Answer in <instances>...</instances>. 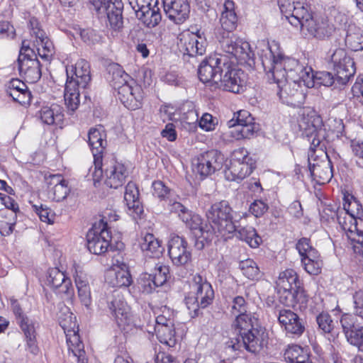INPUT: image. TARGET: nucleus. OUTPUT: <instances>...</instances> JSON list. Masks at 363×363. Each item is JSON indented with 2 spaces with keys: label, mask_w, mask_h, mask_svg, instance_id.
Listing matches in <instances>:
<instances>
[{
  "label": "nucleus",
  "mask_w": 363,
  "mask_h": 363,
  "mask_svg": "<svg viewBox=\"0 0 363 363\" xmlns=\"http://www.w3.org/2000/svg\"><path fill=\"white\" fill-rule=\"evenodd\" d=\"M274 313L287 337L298 338L305 332L306 321L291 310L276 308Z\"/></svg>",
  "instance_id": "obj_15"
},
{
  "label": "nucleus",
  "mask_w": 363,
  "mask_h": 363,
  "mask_svg": "<svg viewBox=\"0 0 363 363\" xmlns=\"http://www.w3.org/2000/svg\"><path fill=\"white\" fill-rule=\"evenodd\" d=\"M333 214L336 216L340 226L346 233L348 239L359 244L363 248V219L356 218L345 211L337 210Z\"/></svg>",
  "instance_id": "obj_17"
},
{
  "label": "nucleus",
  "mask_w": 363,
  "mask_h": 363,
  "mask_svg": "<svg viewBox=\"0 0 363 363\" xmlns=\"http://www.w3.org/2000/svg\"><path fill=\"white\" fill-rule=\"evenodd\" d=\"M183 222H185L186 228L189 231L190 237L197 250H203L207 243L211 242L213 237L211 229L199 215L187 212L184 206Z\"/></svg>",
  "instance_id": "obj_7"
},
{
  "label": "nucleus",
  "mask_w": 363,
  "mask_h": 363,
  "mask_svg": "<svg viewBox=\"0 0 363 363\" xmlns=\"http://www.w3.org/2000/svg\"><path fill=\"white\" fill-rule=\"evenodd\" d=\"M230 313L234 316L249 313L248 303L242 296H237L233 298Z\"/></svg>",
  "instance_id": "obj_56"
},
{
  "label": "nucleus",
  "mask_w": 363,
  "mask_h": 363,
  "mask_svg": "<svg viewBox=\"0 0 363 363\" xmlns=\"http://www.w3.org/2000/svg\"><path fill=\"white\" fill-rule=\"evenodd\" d=\"M340 323L348 342L363 352V323H359L357 318L350 313L341 316Z\"/></svg>",
  "instance_id": "obj_19"
},
{
  "label": "nucleus",
  "mask_w": 363,
  "mask_h": 363,
  "mask_svg": "<svg viewBox=\"0 0 363 363\" xmlns=\"http://www.w3.org/2000/svg\"><path fill=\"white\" fill-rule=\"evenodd\" d=\"M224 163V156L216 150H211L199 155L192 160L194 171L206 177L220 170Z\"/></svg>",
  "instance_id": "obj_16"
},
{
  "label": "nucleus",
  "mask_w": 363,
  "mask_h": 363,
  "mask_svg": "<svg viewBox=\"0 0 363 363\" xmlns=\"http://www.w3.org/2000/svg\"><path fill=\"white\" fill-rule=\"evenodd\" d=\"M11 308L15 315L17 324L23 334L26 350L33 354H37L39 352V347L38 346L37 332L34 321L23 313L17 300L11 301Z\"/></svg>",
  "instance_id": "obj_12"
},
{
  "label": "nucleus",
  "mask_w": 363,
  "mask_h": 363,
  "mask_svg": "<svg viewBox=\"0 0 363 363\" xmlns=\"http://www.w3.org/2000/svg\"><path fill=\"white\" fill-rule=\"evenodd\" d=\"M133 83L128 82L126 84H121L114 87L118 91V97L121 102L128 109L135 110L141 106V96H136L135 91L138 93L140 88L138 86L133 87Z\"/></svg>",
  "instance_id": "obj_25"
},
{
  "label": "nucleus",
  "mask_w": 363,
  "mask_h": 363,
  "mask_svg": "<svg viewBox=\"0 0 363 363\" xmlns=\"http://www.w3.org/2000/svg\"><path fill=\"white\" fill-rule=\"evenodd\" d=\"M199 32V30L197 27H192L191 30L186 29L183 30V40H185L186 52H192L193 53L202 55V50L198 47V40L201 38Z\"/></svg>",
  "instance_id": "obj_45"
},
{
  "label": "nucleus",
  "mask_w": 363,
  "mask_h": 363,
  "mask_svg": "<svg viewBox=\"0 0 363 363\" xmlns=\"http://www.w3.org/2000/svg\"><path fill=\"white\" fill-rule=\"evenodd\" d=\"M79 89H82L81 86H77V83L73 79H67L64 97L67 108L72 113L78 108L80 104Z\"/></svg>",
  "instance_id": "obj_33"
},
{
  "label": "nucleus",
  "mask_w": 363,
  "mask_h": 363,
  "mask_svg": "<svg viewBox=\"0 0 363 363\" xmlns=\"http://www.w3.org/2000/svg\"><path fill=\"white\" fill-rule=\"evenodd\" d=\"M197 53H193L192 52H183V63L185 68L188 72H193L197 70L198 64L199 61L198 60L196 55Z\"/></svg>",
  "instance_id": "obj_63"
},
{
  "label": "nucleus",
  "mask_w": 363,
  "mask_h": 363,
  "mask_svg": "<svg viewBox=\"0 0 363 363\" xmlns=\"http://www.w3.org/2000/svg\"><path fill=\"white\" fill-rule=\"evenodd\" d=\"M106 177L105 184L113 189H118L122 186L128 176L125 166L116 160H113L110 165L104 170Z\"/></svg>",
  "instance_id": "obj_24"
},
{
  "label": "nucleus",
  "mask_w": 363,
  "mask_h": 363,
  "mask_svg": "<svg viewBox=\"0 0 363 363\" xmlns=\"http://www.w3.org/2000/svg\"><path fill=\"white\" fill-rule=\"evenodd\" d=\"M276 284L277 289H294L301 282L296 272L294 269H288L279 274Z\"/></svg>",
  "instance_id": "obj_41"
},
{
  "label": "nucleus",
  "mask_w": 363,
  "mask_h": 363,
  "mask_svg": "<svg viewBox=\"0 0 363 363\" xmlns=\"http://www.w3.org/2000/svg\"><path fill=\"white\" fill-rule=\"evenodd\" d=\"M153 279L150 273H142L137 280L138 288L140 291L144 294H150L156 289V286L153 285Z\"/></svg>",
  "instance_id": "obj_52"
},
{
  "label": "nucleus",
  "mask_w": 363,
  "mask_h": 363,
  "mask_svg": "<svg viewBox=\"0 0 363 363\" xmlns=\"http://www.w3.org/2000/svg\"><path fill=\"white\" fill-rule=\"evenodd\" d=\"M105 136V134L96 128H91L88 133V143L94 157L95 176L99 173L100 177L103 173V153L107 144Z\"/></svg>",
  "instance_id": "obj_20"
},
{
  "label": "nucleus",
  "mask_w": 363,
  "mask_h": 363,
  "mask_svg": "<svg viewBox=\"0 0 363 363\" xmlns=\"http://www.w3.org/2000/svg\"><path fill=\"white\" fill-rule=\"evenodd\" d=\"M338 211H345L349 215L356 217V218L362 219L363 216V208L361 203L353 196L350 199H345L343 208Z\"/></svg>",
  "instance_id": "obj_50"
},
{
  "label": "nucleus",
  "mask_w": 363,
  "mask_h": 363,
  "mask_svg": "<svg viewBox=\"0 0 363 363\" xmlns=\"http://www.w3.org/2000/svg\"><path fill=\"white\" fill-rule=\"evenodd\" d=\"M328 63L333 66L338 85H345L356 72L353 59L342 48L335 50L328 57Z\"/></svg>",
  "instance_id": "obj_10"
},
{
  "label": "nucleus",
  "mask_w": 363,
  "mask_h": 363,
  "mask_svg": "<svg viewBox=\"0 0 363 363\" xmlns=\"http://www.w3.org/2000/svg\"><path fill=\"white\" fill-rule=\"evenodd\" d=\"M185 304L190 318L198 316L199 308L211 305L214 298L211 284L199 274H191L183 284Z\"/></svg>",
  "instance_id": "obj_5"
},
{
  "label": "nucleus",
  "mask_w": 363,
  "mask_h": 363,
  "mask_svg": "<svg viewBox=\"0 0 363 363\" xmlns=\"http://www.w3.org/2000/svg\"><path fill=\"white\" fill-rule=\"evenodd\" d=\"M345 45L354 52L363 50V34L359 28L349 26L345 37Z\"/></svg>",
  "instance_id": "obj_42"
},
{
  "label": "nucleus",
  "mask_w": 363,
  "mask_h": 363,
  "mask_svg": "<svg viewBox=\"0 0 363 363\" xmlns=\"http://www.w3.org/2000/svg\"><path fill=\"white\" fill-rule=\"evenodd\" d=\"M123 3L121 0H116L107 11L103 13L107 16L110 28L114 32L121 33L123 30Z\"/></svg>",
  "instance_id": "obj_32"
},
{
  "label": "nucleus",
  "mask_w": 363,
  "mask_h": 363,
  "mask_svg": "<svg viewBox=\"0 0 363 363\" xmlns=\"http://www.w3.org/2000/svg\"><path fill=\"white\" fill-rule=\"evenodd\" d=\"M182 238L179 235H171L168 242V254L172 263L176 266L182 264Z\"/></svg>",
  "instance_id": "obj_47"
},
{
  "label": "nucleus",
  "mask_w": 363,
  "mask_h": 363,
  "mask_svg": "<svg viewBox=\"0 0 363 363\" xmlns=\"http://www.w3.org/2000/svg\"><path fill=\"white\" fill-rule=\"evenodd\" d=\"M224 10L222 11L220 22L225 33H232L237 26V16L234 11V2L226 0L223 5Z\"/></svg>",
  "instance_id": "obj_37"
},
{
  "label": "nucleus",
  "mask_w": 363,
  "mask_h": 363,
  "mask_svg": "<svg viewBox=\"0 0 363 363\" xmlns=\"http://www.w3.org/2000/svg\"><path fill=\"white\" fill-rule=\"evenodd\" d=\"M315 82L325 86H331L335 84H338L335 74H333L329 72H320L314 74V84Z\"/></svg>",
  "instance_id": "obj_58"
},
{
  "label": "nucleus",
  "mask_w": 363,
  "mask_h": 363,
  "mask_svg": "<svg viewBox=\"0 0 363 363\" xmlns=\"http://www.w3.org/2000/svg\"><path fill=\"white\" fill-rule=\"evenodd\" d=\"M107 307L119 327L128 325L130 309L120 293L113 291L107 296Z\"/></svg>",
  "instance_id": "obj_21"
},
{
  "label": "nucleus",
  "mask_w": 363,
  "mask_h": 363,
  "mask_svg": "<svg viewBox=\"0 0 363 363\" xmlns=\"http://www.w3.org/2000/svg\"><path fill=\"white\" fill-rule=\"evenodd\" d=\"M39 46H41V48H37V56L39 55L42 60L48 63L50 62L54 54V45L52 41H47L45 45H40Z\"/></svg>",
  "instance_id": "obj_62"
},
{
  "label": "nucleus",
  "mask_w": 363,
  "mask_h": 363,
  "mask_svg": "<svg viewBox=\"0 0 363 363\" xmlns=\"http://www.w3.org/2000/svg\"><path fill=\"white\" fill-rule=\"evenodd\" d=\"M278 5L289 23L300 28L305 38L328 40L335 30L334 26L328 21L313 18L306 0H279Z\"/></svg>",
  "instance_id": "obj_3"
},
{
  "label": "nucleus",
  "mask_w": 363,
  "mask_h": 363,
  "mask_svg": "<svg viewBox=\"0 0 363 363\" xmlns=\"http://www.w3.org/2000/svg\"><path fill=\"white\" fill-rule=\"evenodd\" d=\"M38 116L42 122L47 125L57 123L63 120L62 108L56 104L44 106L38 111Z\"/></svg>",
  "instance_id": "obj_39"
},
{
  "label": "nucleus",
  "mask_w": 363,
  "mask_h": 363,
  "mask_svg": "<svg viewBox=\"0 0 363 363\" xmlns=\"http://www.w3.org/2000/svg\"><path fill=\"white\" fill-rule=\"evenodd\" d=\"M199 115L197 111L189 112V114H183V128L189 132H194L197 130Z\"/></svg>",
  "instance_id": "obj_59"
},
{
  "label": "nucleus",
  "mask_w": 363,
  "mask_h": 363,
  "mask_svg": "<svg viewBox=\"0 0 363 363\" xmlns=\"http://www.w3.org/2000/svg\"><path fill=\"white\" fill-rule=\"evenodd\" d=\"M140 247L145 257L153 259H159L164 251L161 241L152 233H146L141 238Z\"/></svg>",
  "instance_id": "obj_31"
},
{
  "label": "nucleus",
  "mask_w": 363,
  "mask_h": 363,
  "mask_svg": "<svg viewBox=\"0 0 363 363\" xmlns=\"http://www.w3.org/2000/svg\"><path fill=\"white\" fill-rule=\"evenodd\" d=\"M66 337L69 350L77 358L78 362L87 363L84 344L80 340L79 334L74 333L72 335H67Z\"/></svg>",
  "instance_id": "obj_43"
},
{
  "label": "nucleus",
  "mask_w": 363,
  "mask_h": 363,
  "mask_svg": "<svg viewBox=\"0 0 363 363\" xmlns=\"http://www.w3.org/2000/svg\"><path fill=\"white\" fill-rule=\"evenodd\" d=\"M164 9L167 18L172 22L169 26L171 30L182 24V0H164Z\"/></svg>",
  "instance_id": "obj_36"
},
{
  "label": "nucleus",
  "mask_w": 363,
  "mask_h": 363,
  "mask_svg": "<svg viewBox=\"0 0 363 363\" xmlns=\"http://www.w3.org/2000/svg\"><path fill=\"white\" fill-rule=\"evenodd\" d=\"M32 208L33 211L39 216L41 221L48 224L54 223L55 213L50 208L43 204L40 206L33 205Z\"/></svg>",
  "instance_id": "obj_54"
},
{
  "label": "nucleus",
  "mask_w": 363,
  "mask_h": 363,
  "mask_svg": "<svg viewBox=\"0 0 363 363\" xmlns=\"http://www.w3.org/2000/svg\"><path fill=\"white\" fill-rule=\"evenodd\" d=\"M16 214L8 210L0 211V233L3 236L11 234L16 224Z\"/></svg>",
  "instance_id": "obj_46"
},
{
  "label": "nucleus",
  "mask_w": 363,
  "mask_h": 363,
  "mask_svg": "<svg viewBox=\"0 0 363 363\" xmlns=\"http://www.w3.org/2000/svg\"><path fill=\"white\" fill-rule=\"evenodd\" d=\"M20 75L30 84L38 82L42 76L40 64L38 58L26 60L18 64Z\"/></svg>",
  "instance_id": "obj_30"
},
{
  "label": "nucleus",
  "mask_w": 363,
  "mask_h": 363,
  "mask_svg": "<svg viewBox=\"0 0 363 363\" xmlns=\"http://www.w3.org/2000/svg\"><path fill=\"white\" fill-rule=\"evenodd\" d=\"M231 130L229 134L235 140L250 138L259 130V125L255 122L251 113L246 110L234 113L232 119L228 121Z\"/></svg>",
  "instance_id": "obj_9"
},
{
  "label": "nucleus",
  "mask_w": 363,
  "mask_h": 363,
  "mask_svg": "<svg viewBox=\"0 0 363 363\" xmlns=\"http://www.w3.org/2000/svg\"><path fill=\"white\" fill-rule=\"evenodd\" d=\"M50 178V184H54V186L49 191V196L53 201L60 202L67 198L70 191L68 182L60 174L52 175Z\"/></svg>",
  "instance_id": "obj_35"
},
{
  "label": "nucleus",
  "mask_w": 363,
  "mask_h": 363,
  "mask_svg": "<svg viewBox=\"0 0 363 363\" xmlns=\"http://www.w3.org/2000/svg\"><path fill=\"white\" fill-rule=\"evenodd\" d=\"M219 43L223 52L235 57L240 63H249L253 60L254 53L249 43L232 33L223 32Z\"/></svg>",
  "instance_id": "obj_8"
},
{
  "label": "nucleus",
  "mask_w": 363,
  "mask_h": 363,
  "mask_svg": "<svg viewBox=\"0 0 363 363\" xmlns=\"http://www.w3.org/2000/svg\"><path fill=\"white\" fill-rule=\"evenodd\" d=\"M5 91L13 101L21 105L28 104L31 99V93L27 85L17 78L11 79L5 84Z\"/></svg>",
  "instance_id": "obj_27"
},
{
  "label": "nucleus",
  "mask_w": 363,
  "mask_h": 363,
  "mask_svg": "<svg viewBox=\"0 0 363 363\" xmlns=\"http://www.w3.org/2000/svg\"><path fill=\"white\" fill-rule=\"evenodd\" d=\"M168 269L165 266L155 264L154 272L150 273L153 279V285L156 287L162 286L167 280Z\"/></svg>",
  "instance_id": "obj_55"
},
{
  "label": "nucleus",
  "mask_w": 363,
  "mask_h": 363,
  "mask_svg": "<svg viewBox=\"0 0 363 363\" xmlns=\"http://www.w3.org/2000/svg\"><path fill=\"white\" fill-rule=\"evenodd\" d=\"M172 325L169 326H159L158 329H155L158 340L169 347H173L177 344L175 331L174 329H172Z\"/></svg>",
  "instance_id": "obj_48"
},
{
  "label": "nucleus",
  "mask_w": 363,
  "mask_h": 363,
  "mask_svg": "<svg viewBox=\"0 0 363 363\" xmlns=\"http://www.w3.org/2000/svg\"><path fill=\"white\" fill-rule=\"evenodd\" d=\"M107 70L112 83L111 85L113 88L121 86V84H126L128 82L135 84L134 79H132L131 77L123 69L122 67L117 63L109 65Z\"/></svg>",
  "instance_id": "obj_40"
},
{
  "label": "nucleus",
  "mask_w": 363,
  "mask_h": 363,
  "mask_svg": "<svg viewBox=\"0 0 363 363\" xmlns=\"http://www.w3.org/2000/svg\"><path fill=\"white\" fill-rule=\"evenodd\" d=\"M111 232L108 228V223L101 220L98 226L94 224L86 234V245L92 254L101 255L108 251V247L112 250Z\"/></svg>",
  "instance_id": "obj_11"
},
{
  "label": "nucleus",
  "mask_w": 363,
  "mask_h": 363,
  "mask_svg": "<svg viewBox=\"0 0 363 363\" xmlns=\"http://www.w3.org/2000/svg\"><path fill=\"white\" fill-rule=\"evenodd\" d=\"M124 200L130 215L135 218H140L143 213V206L139 199V190L136 184L130 182L125 186Z\"/></svg>",
  "instance_id": "obj_29"
},
{
  "label": "nucleus",
  "mask_w": 363,
  "mask_h": 363,
  "mask_svg": "<svg viewBox=\"0 0 363 363\" xmlns=\"http://www.w3.org/2000/svg\"><path fill=\"white\" fill-rule=\"evenodd\" d=\"M152 194L160 200L169 199L174 194V191L167 186L160 180L155 181L152 184Z\"/></svg>",
  "instance_id": "obj_53"
},
{
  "label": "nucleus",
  "mask_w": 363,
  "mask_h": 363,
  "mask_svg": "<svg viewBox=\"0 0 363 363\" xmlns=\"http://www.w3.org/2000/svg\"><path fill=\"white\" fill-rule=\"evenodd\" d=\"M140 0H135V5L132 8L135 12L137 18L147 28H152L157 26L162 19V15L158 8H151L150 4H140Z\"/></svg>",
  "instance_id": "obj_23"
},
{
  "label": "nucleus",
  "mask_w": 363,
  "mask_h": 363,
  "mask_svg": "<svg viewBox=\"0 0 363 363\" xmlns=\"http://www.w3.org/2000/svg\"><path fill=\"white\" fill-rule=\"evenodd\" d=\"M239 267L242 274L249 279H258L261 277V272L257 263L251 259L241 261Z\"/></svg>",
  "instance_id": "obj_49"
},
{
  "label": "nucleus",
  "mask_w": 363,
  "mask_h": 363,
  "mask_svg": "<svg viewBox=\"0 0 363 363\" xmlns=\"http://www.w3.org/2000/svg\"><path fill=\"white\" fill-rule=\"evenodd\" d=\"M105 280L109 286L118 288H126L133 283L130 270L125 263H122L118 270L108 271L105 275Z\"/></svg>",
  "instance_id": "obj_28"
},
{
  "label": "nucleus",
  "mask_w": 363,
  "mask_h": 363,
  "mask_svg": "<svg viewBox=\"0 0 363 363\" xmlns=\"http://www.w3.org/2000/svg\"><path fill=\"white\" fill-rule=\"evenodd\" d=\"M47 281L49 286L57 290V293L65 294L68 296H72L74 294V288L71 280L59 269H50L48 272Z\"/></svg>",
  "instance_id": "obj_26"
},
{
  "label": "nucleus",
  "mask_w": 363,
  "mask_h": 363,
  "mask_svg": "<svg viewBox=\"0 0 363 363\" xmlns=\"http://www.w3.org/2000/svg\"><path fill=\"white\" fill-rule=\"evenodd\" d=\"M353 299V311L356 318L358 316L363 320V291L359 290L354 293Z\"/></svg>",
  "instance_id": "obj_61"
},
{
  "label": "nucleus",
  "mask_w": 363,
  "mask_h": 363,
  "mask_svg": "<svg viewBox=\"0 0 363 363\" xmlns=\"http://www.w3.org/2000/svg\"><path fill=\"white\" fill-rule=\"evenodd\" d=\"M206 218L211 224V230L223 235L236 230L233 223V209L227 201L214 203L206 212Z\"/></svg>",
  "instance_id": "obj_6"
},
{
  "label": "nucleus",
  "mask_w": 363,
  "mask_h": 363,
  "mask_svg": "<svg viewBox=\"0 0 363 363\" xmlns=\"http://www.w3.org/2000/svg\"><path fill=\"white\" fill-rule=\"evenodd\" d=\"M269 83H275L277 84L278 88L277 94L279 96L280 99L284 103L292 104L293 101H290L289 99L292 98L298 94H301V91H300V88L302 86L303 84H299L296 82H292V80H289L286 78V81L283 82H269Z\"/></svg>",
  "instance_id": "obj_34"
},
{
  "label": "nucleus",
  "mask_w": 363,
  "mask_h": 363,
  "mask_svg": "<svg viewBox=\"0 0 363 363\" xmlns=\"http://www.w3.org/2000/svg\"><path fill=\"white\" fill-rule=\"evenodd\" d=\"M235 231L237 238L245 241L252 248L258 247L262 242L261 237L252 226L242 227Z\"/></svg>",
  "instance_id": "obj_44"
},
{
  "label": "nucleus",
  "mask_w": 363,
  "mask_h": 363,
  "mask_svg": "<svg viewBox=\"0 0 363 363\" xmlns=\"http://www.w3.org/2000/svg\"><path fill=\"white\" fill-rule=\"evenodd\" d=\"M262 64L268 82H283L286 78L308 88L314 86V74L311 67L276 52L272 47H269L268 53L262 57Z\"/></svg>",
  "instance_id": "obj_2"
},
{
  "label": "nucleus",
  "mask_w": 363,
  "mask_h": 363,
  "mask_svg": "<svg viewBox=\"0 0 363 363\" xmlns=\"http://www.w3.org/2000/svg\"><path fill=\"white\" fill-rule=\"evenodd\" d=\"M318 328L325 333H330L333 330V321L331 316L327 313H321L316 317Z\"/></svg>",
  "instance_id": "obj_57"
},
{
  "label": "nucleus",
  "mask_w": 363,
  "mask_h": 363,
  "mask_svg": "<svg viewBox=\"0 0 363 363\" xmlns=\"http://www.w3.org/2000/svg\"><path fill=\"white\" fill-rule=\"evenodd\" d=\"M244 75V72L235 67L226 57L216 84L223 91L239 94L243 91Z\"/></svg>",
  "instance_id": "obj_13"
},
{
  "label": "nucleus",
  "mask_w": 363,
  "mask_h": 363,
  "mask_svg": "<svg viewBox=\"0 0 363 363\" xmlns=\"http://www.w3.org/2000/svg\"><path fill=\"white\" fill-rule=\"evenodd\" d=\"M280 303L288 307L295 306L294 290L277 289Z\"/></svg>",
  "instance_id": "obj_60"
},
{
  "label": "nucleus",
  "mask_w": 363,
  "mask_h": 363,
  "mask_svg": "<svg viewBox=\"0 0 363 363\" xmlns=\"http://www.w3.org/2000/svg\"><path fill=\"white\" fill-rule=\"evenodd\" d=\"M29 25L32 35H35L36 38L38 45H45V43H47V41H51L48 37L45 31L42 28L40 23L36 18H30Z\"/></svg>",
  "instance_id": "obj_51"
},
{
  "label": "nucleus",
  "mask_w": 363,
  "mask_h": 363,
  "mask_svg": "<svg viewBox=\"0 0 363 363\" xmlns=\"http://www.w3.org/2000/svg\"><path fill=\"white\" fill-rule=\"evenodd\" d=\"M75 77L69 76L67 71V79H73L77 83V86H81L84 89L82 94L85 100L91 101V98L88 94L87 89L89 88L91 77L90 72V65L84 59H79L73 67Z\"/></svg>",
  "instance_id": "obj_22"
},
{
  "label": "nucleus",
  "mask_w": 363,
  "mask_h": 363,
  "mask_svg": "<svg viewBox=\"0 0 363 363\" xmlns=\"http://www.w3.org/2000/svg\"><path fill=\"white\" fill-rule=\"evenodd\" d=\"M232 327L236 335L228 340L225 345L233 351L245 350L256 354L267 344V333L263 328L257 326V319L250 312L236 315Z\"/></svg>",
  "instance_id": "obj_4"
},
{
  "label": "nucleus",
  "mask_w": 363,
  "mask_h": 363,
  "mask_svg": "<svg viewBox=\"0 0 363 363\" xmlns=\"http://www.w3.org/2000/svg\"><path fill=\"white\" fill-rule=\"evenodd\" d=\"M298 125L302 136L308 138L311 143L308 159L311 175L318 184H325L329 182L333 176L330 161L326 160L311 163L316 151L328 157L325 151L328 144L326 130L323 119L314 113L303 114L298 121Z\"/></svg>",
  "instance_id": "obj_1"
},
{
  "label": "nucleus",
  "mask_w": 363,
  "mask_h": 363,
  "mask_svg": "<svg viewBox=\"0 0 363 363\" xmlns=\"http://www.w3.org/2000/svg\"><path fill=\"white\" fill-rule=\"evenodd\" d=\"M254 168L253 160L249 157L248 152L241 148L235 151L233 160L225 171V177L230 181L243 179L252 172Z\"/></svg>",
  "instance_id": "obj_14"
},
{
  "label": "nucleus",
  "mask_w": 363,
  "mask_h": 363,
  "mask_svg": "<svg viewBox=\"0 0 363 363\" xmlns=\"http://www.w3.org/2000/svg\"><path fill=\"white\" fill-rule=\"evenodd\" d=\"M225 60L226 56L215 54L203 60L197 69V74L200 81L203 83L213 82L215 84H217Z\"/></svg>",
  "instance_id": "obj_18"
},
{
  "label": "nucleus",
  "mask_w": 363,
  "mask_h": 363,
  "mask_svg": "<svg viewBox=\"0 0 363 363\" xmlns=\"http://www.w3.org/2000/svg\"><path fill=\"white\" fill-rule=\"evenodd\" d=\"M74 277L75 285L78 291V296L82 303L89 307L91 303V291L86 275L82 272H76Z\"/></svg>",
  "instance_id": "obj_38"
},
{
  "label": "nucleus",
  "mask_w": 363,
  "mask_h": 363,
  "mask_svg": "<svg viewBox=\"0 0 363 363\" xmlns=\"http://www.w3.org/2000/svg\"><path fill=\"white\" fill-rule=\"evenodd\" d=\"M351 148L356 157V162L360 167H363V142L360 140H352Z\"/></svg>",
  "instance_id": "obj_64"
}]
</instances>
